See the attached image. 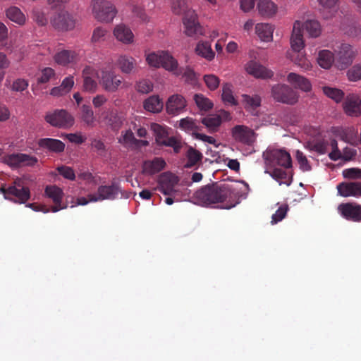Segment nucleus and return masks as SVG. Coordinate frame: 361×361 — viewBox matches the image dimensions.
<instances>
[{
  "mask_svg": "<svg viewBox=\"0 0 361 361\" xmlns=\"http://www.w3.org/2000/svg\"><path fill=\"white\" fill-rule=\"evenodd\" d=\"M173 12L176 15L186 16V13L192 11L189 8L186 0H173L172 2Z\"/></svg>",
  "mask_w": 361,
  "mask_h": 361,
  "instance_id": "79ce46f5",
  "label": "nucleus"
},
{
  "mask_svg": "<svg viewBox=\"0 0 361 361\" xmlns=\"http://www.w3.org/2000/svg\"><path fill=\"white\" fill-rule=\"evenodd\" d=\"M116 38L124 44H130L133 42L134 35L131 30L125 25H117L114 30Z\"/></svg>",
  "mask_w": 361,
  "mask_h": 361,
  "instance_id": "c85d7f7f",
  "label": "nucleus"
},
{
  "mask_svg": "<svg viewBox=\"0 0 361 361\" xmlns=\"http://www.w3.org/2000/svg\"><path fill=\"white\" fill-rule=\"evenodd\" d=\"M268 166H279L285 169L292 166V159L290 154L283 149H269L264 154Z\"/></svg>",
  "mask_w": 361,
  "mask_h": 361,
  "instance_id": "423d86ee",
  "label": "nucleus"
},
{
  "mask_svg": "<svg viewBox=\"0 0 361 361\" xmlns=\"http://www.w3.org/2000/svg\"><path fill=\"white\" fill-rule=\"evenodd\" d=\"M303 26L311 37H317L321 34V25L317 20H307Z\"/></svg>",
  "mask_w": 361,
  "mask_h": 361,
  "instance_id": "a19ab883",
  "label": "nucleus"
},
{
  "mask_svg": "<svg viewBox=\"0 0 361 361\" xmlns=\"http://www.w3.org/2000/svg\"><path fill=\"white\" fill-rule=\"evenodd\" d=\"M195 199L202 206L226 202L224 209H229L234 207L238 202V192L228 184H209L202 187L194 194Z\"/></svg>",
  "mask_w": 361,
  "mask_h": 361,
  "instance_id": "f257e3e1",
  "label": "nucleus"
},
{
  "mask_svg": "<svg viewBox=\"0 0 361 361\" xmlns=\"http://www.w3.org/2000/svg\"><path fill=\"white\" fill-rule=\"evenodd\" d=\"M178 177L171 173H164L160 178L161 186H171L172 189H174L175 186L178 184Z\"/></svg>",
  "mask_w": 361,
  "mask_h": 361,
  "instance_id": "8fccbe9b",
  "label": "nucleus"
},
{
  "mask_svg": "<svg viewBox=\"0 0 361 361\" xmlns=\"http://www.w3.org/2000/svg\"><path fill=\"white\" fill-rule=\"evenodd\" d=\"M44 194L45 196L51 199L54 204L51 208L52 212H57L67 207L66 204H62V200L64 196L63 191L56 185H47L44 190Z\"/></svg>",
  "mask_w": 361,
  "mask_h": 361,
  "instance_id": "2eb2a0df",
  "label": "nucleus"
},
{
  "mask_svg": "<svg viewBox=\"0 0 361 361\" xmlns=\"http://www.w3.org/2000/svg\"><path fill=\"white\" fill-rule=\"evenodd\" d=\"M296 159L300 165V168L303 171L311 170V166L306 156L300 150H297L295 153Z\"/></svg>",
  "mask_w": 361,
  "mask_h": 361,
  "instance_id": "4d7b16f0",
  "label": "nucleus"
},
{
  "mask_svg": "<svg viewBox=\"0 0 361 361\" xmlns=\"http://www.w3.org/2000/svg\"><path fill=\"white\" fill-rule=\"evenodd\" d=\"M97 82L93 78H83V89L87 92H94L97 89Z\"/></svg>",
  "mask_w": 361,
  "mask_h": 361,
  "instance_id": "338daca9",
  "label": "nucleus"
},
{
  "mask_svg": "<svg viewBox=\"0 0 361 361\" xmlns=\"http://www.w3.org/2000/svg\"><path fill=\"white\" fill-rule=\"evenodd\" d=\"M204 81L207 87L210 90H216L219 87L220 82L219 78L213 74L205 75L204 76Z\"/></svg>",
  "mask_w": 361,
  "mask_h": 361,
  "instance_id": "13d9d810",
  "label": "nucleus"
},
{
  "mask_svg": "<svg viewBox=\"0 0 361 361\" xmlns=\"http://www.w3.org/2000/svg\"><path fill=\"white\" fill-rule=\"evenodd\" d=\"M136 90L137 92L142 93V94H147L149 92L152 91L153 90V85L151 83L150 81L147 80H142L138 82L136 84Z\"/></svg>",
  "mask_w": 361,
  "mask_h": 361,
  "instance_id": "e2e57ef3",
  "label": "nucleus"
},
{
  "mask_svg": "<svg viewBox=\"0 0 361 361\" xmlns=\"http://www.w3.org/2000/svg\"><path fill=\"white\" fill-rule=\"evenodd\" d=\"M265 173L269 174L271 177L279 182V185H290L291 183V180H286L288 173L284 169L276 166H267Z\"/></svg>",
  "mask_w": 361,
  "mask_h": 361,
  "instance_id": "7c9ffc66",
  "label": "nucleus"
},
{
  "mask_svg": "<svg viewBox=\"0 0 361 361\" xmlns=\"http://www.w3.org/2000/svg\"><path fill=\"white\" fill-rule=\"evenodd\" d=\"M81 118L87 126L94 127L95 118L94 112L90 106L87 105H83L82 106Z\"/></svg>",
  "mask_w": 361,
  "mask_h": 361,
  "instance_id": "c03bdc74",
  "label": "nucleus"
},
{
  "mask_svg": "<svg viewBox=\"0 0 361 361\" xmlns=\"http://www.w3.org/2000/svg\"><path fill=\"white\" fill-rule=\"evenodd\" d=\"M28 87V82L24 79H17L16 80L12 85V90L16 92H22L27 89Z\"/></svg>",
  "mask_w": 361,
  "mask_h": 361,
  "instance_id": "774afa93",
  "label": "nucleus"
},
{
  "mask_svg": "<svg viewBox=\"0 0 361 361\" xmlns=\"http://www.w3.org/2000/svg\"><path fill=\"white\" fill-rule=\"evenodd\" d=\"M57 171L64 178H66L70 180H74L75 178V175L74 171L72 168L66 166H61L57 167Z\"/></svg>",
  "mask_w": 361,
  "mask_h": 361,
  "instance_id": "680f3d73",
  "label": "nucleus"
},
{
  "mask_svg": "<svg viewBox=\"0 0 361 361\" xmlns=\"http://www.w3.org/2000/svg\"><path fill=\"white\" fill-rule=\"evenodd\" d=\"M257 7L259 13L265 18L274 16L278 10L277 6L271 0H259Z\"/></svg>",
  "mask_w": 361,
  "mask_h": 361,
  "instance_id": "bb28decb",
  "label": "nucleus"
},
{
  "mask_svg": "<svg viewBox=\"0 0 361 361\" xmlns=\"http://www.w3.org/2000/svg\"><path fill=\"white\" fill-rule=\"evenodd\" d=\"M185 33L187 36L197 37L203 35V28L197 21V15L194 11H189L183 18Z\"/></svg>",
  "mask_w": 361,
  "mask_h": 361,
  "instance_id": "f8f14e48",
  "label": "nucleus"
},
{
  "mask_svg": "<svg viewBox=\"0 0 361 361\" xmlns=\"http://www.w3.org/2000/svg\"><path fill=\"white\" fill-rule=\"evenodd\" d=\"M348 78L352 81H357L361 79V64L355 65L348 72Z\"/></svg>",
  "mask_w": 361,
  "mask_h": 361,
  "instance_id": "0e129e2a",
  "label": "nucleus"
},
{
  "mask_svg": "<svg viewBox=\"0 0 361 361\" xmlns=\"http://www.w3.org/2000/svg\"><path fill=\"white\" fill-rule=\"evenodd\" d=\"M6 14L9 20L18 25H23L25 22V15L18 7H10L6 10Z\"/></svg>",
  "mask_w": 361,
  "mask_h": 361,
  "instance_id": "58836bf2",
  "label": "nucleus"
},
{
  "mask_svg": "<svg viewBox=\"0 0 361 361\" xmlns=\"http://www.w3.org/2000/svg\"><path fill=\"white\" fill-rule=\"evenodd\" d=\"M176 75H182L185 82L190 85H195L197 83V75L195 71L189 67L185 68H178L172 71Z\"/></svg>",
  "mask_w": 361,
  "mask_h": 361,
  "instance_id": "e433bc0d",
  "label": "nucleus"
},
{
  "mask_svg": "<svg viewBox=\"0 0 361 361\" xmlns=\"http://www.w3.org/2000/svg\"><path fill=\"white\" fill-rule=\"evenodd\" d=\"M288 209V207L286 204L279 207V208L272 215L271 224H276L281 221L286 216Z\"/></svg>",
  "mask_w": 361,
  "mask_h": 361,
  "instance_id": "052dcab7",
  "label": "nucleus"
},
{
  "mask_svg": "<svg viewBox=\"0 0 361 361\" xmlns=\"http://www.w3.org/2000/svg\"><path fill=\"white\" fill-rule=\"evenodd\" d=\"M302 27V24L300 21L296 20L294 23L290 37V45L292 49L295 52H300L305 46Z\"/></svg>",
  "mask_w": 361,
  "mask_h": 361,
  "instance_id": "4be33fe9",
  "label": "nucleus"
},
{
  "mask_svg": "<svg viewBox=\"0 0 361 361\" xmlns=\"http://www.w3.org/2000/svg\"><path fill=\"white\" fill-rule=\"evenodd\" d=\"M336 52L335 66L340 70L347 68L355 56V52L348 44H342Z\"/></svg>",
  "mask_w": 361,
  "mask_h": 361,
  "instance_id": "6e6552de",
  "label": "nucleus"
},
{
  "mask_svg": "<svg viewBox=\"0 0 361 361\" xmlns=\"http://www.w3.org/2000/svg\"><path fill=\"white\" fill-rule=\"evenodd\" d=\"M163 106V102L158 95L150 96L143 102L144 109L152 113L160 112L162 110Z\"/></svg>",
  "mask_w": 361,
  "mask_h": 361,
  "instance_id": "2f4dec72",
  "label": "nucleus"
},
{
  "mask_svg": "<svg viewBox=\"0 0 361 361\" xmlns=\"http://www.w3.org/2000/svg\"><path fill=\"white\" fill-rule=\"evenodd\" d=\"M287 81L304 92H309L312 89L310 82L305 77L295 73H290L287 76Z\"/></svg>",
  "mask_w": 361,
  "mask_h": 361,
  "instance_id": "393cba45",
  "label": "nucleus"
},
{
  "mask_svg": "<svg viewBox=\"0 0 361 361\" xmlns=\"http://www.w3.org/2000/svg\"><path fill=\"white\" fill-rule=\"evenodd\" d=\"M221 97L225 104H228L231 106L237 104V101L233 94L231 85L230 84H225L223 86Z\"/></svg>",
  "mask_w": 361,
  "mask_h": 361,
  "instance_id": "49530a36",
  "label": "nucleus"
},
{
  "mask_svg": "<svg viewBox=\"0 0 361 361\" xmlns=\"http://www.w3.org/2000/svg\"><path fill=\"white\" fill-rule=\"evenodd\" d=\"M345 112L351 116H357L361 114V99L359 96L352 94L345 99L343 103Z\"/></svg>",
  "mask_w": 361,
  "mask_h": 361,
  "instance_id": "aec40b11",
  "label": "nucleus"
},
{
  "mask_svg": "<svg viewBox=\"0 0 361 361\" xmlns=\"http://www.w3.org/2000/svg\"><path fill=\"white\" fill-rule=\"evenodd\" d=\"M319 11L324 19L332 18L337 12L339 0H317Z\"/></svg>",
  "mask_w": 361,
  "mask_h": 361,
  "instance_id": "b1692460",
  "label": "nucleus"
},
{
  "mask_svg": "<svg viewBox=\"0 0 361 361\" xmlns=\"http://www.w3.org/2000/svg\"><path fill=\"white\" fill-rule=\"evenodd\" d=\"M151 130L155 136L156 142L159 145L171 147L175 153H178L182 147L181 141L176 137H169L166 128L158 123H152Z\"/></svg>",
  "mask_w": 361,
  "mask_h": 361,
  "instance_id": "7ed1b4c3",
  "label": "nucleus"
},
{
  "mask_svg": "<svg viewBox=\"0 0 361 361\" xmlns=\"http://www.w3.org/2000/svg\"><path fill=\"white\" fill-rule=\"evenodd\" d=\"M138 142V140L135 137L131 130L122 132L121 137L118 138V142L125 147L135 146V145Z\"/></svg>",
  "mask_w": 361,
  "mask_h": 361,
  "instance_id": "37998d69",
  "label": "nucleus"
},
{
  "mask_svg": "<svg viewBox=\"0 0 361 361\" xmlns=\"http://www.w3.org/2000/svg\"><path fill=\"white\" fill-rule=\"evenodd\" d=\"M45 121L51 126L58 128H66L73 123V117L63 109L48 112L45 116Z\"/></svg>",
  "mask_w": 361,
  "mask_h": 361,
  "instance_id": "9d476101",
  "label": "nucleus"
},
{
  "mask_svg": "<svg viewBox=\"0 0 361 361\" xmlns=\"http://www.w3.org/2000/svg\"><path fill=\"white\" fill-rule=\"evenodd\" d=\"M186 157L188 159V162L185 166L190 168L202 160V154L193 147H190L186 152Z\"/></svg>",
  "mask_w": 361,
  "mask_h": 361,
  "instance_id": "ea45409f",
  "label": "nucleus"
},
{
  "mask_svg": "<svg viewBox=\"0 0 361 361\" xmlns=\"http://www.w3.org/2000/svg\"><path fill=\"white\" fill-rule=\"evenodd\" d=\"M37 161V157L23 153H13L3 158V162L11 167L32 166Z\"/></svg>",
  "mask_w": 361,
  "mask_h": 361,
  "instance_id": "9b49d317",
  "label": "nucleus"
},
{
  "mask_svg": "<svg viewBox=\"0 0 361 361\" xmlns=\"http://www.w3.org/2000/svg\"><path fill=\"white\" fill-rule=\"evenodd\" d=\"M37 144L40 148L53 153L59 154L65 149V144L57 139L41 138L38 140Z\"/></svg>",
  "mask_w": 361,
  "mask_h": 361,
  "instance_id": "5701e85b",
  "label": "nucleus"
},
{
  "mask_svg": "<svg viewBox=\"0 0 361 361\" xmlns=\"http://www.w3.org/2000/svg\"><path fill=\"white\" fill-rule=\"evenodd\" d=\"M324 92L328 97L334 99L336 102L341 101L344 96L342 90L330 87H324Z\"/></svg>",
  "mask_w": 361,
  "mask_h": 361,
  "instance_id": "3c124183",
  "label": "nucleus"
},
{
  "mask_svg": "<svg viewBox=\"0 0 361 361\" xmlns=\"http://www.w3.org/2000/svg\"><path fill=\"white\" fill-rule=\"evenodd\" d=\"M55 78V71L53 68L47 67L44 68L37 78L39 84H45L49 82L52 78Z\"/></svg>",
  "mask_w": 361,
  "mask_h": 361,
  "instance_id": "864d4df0",
  "label": "nucleus"
},
{
  "mask_svg": "<svg viewBox=\"0 0 361 361\" xmlns=\"http://www.w3.org/2000/svg\"><path fill=\"white\" fill-rule=\"evenodd\" d=\"M194 100L197 107L202 111H208L213 107V103L201 94H195Z\"/></svg>",
  "mask_w": 361,
  "mask_h": 361,
  "instance_id": "a18cd8bd",
  "label": "nucleus"
},
{
  "mask_svg": "<svg viewBox=\"0 0 361 361\" xmlns=\"http://www.w3.org/2000/svg\"><path fill=\"white\" fill-rule=\"evenodd\" d=\"M78 53L73 50H62L57 52L54 56L55 61L62 66H66L71 63L75 62L78 59Z\"/></svg>",
  "mask_w": 361,
  "mask_h": 361,
  "instance_id": "c756f323",
  "label": "nucleus"
},
{
  "mask_svg": "<svg viewBox=\"0 0 361 361\" xmlns=\"http://www.w3.org/2000/svg\"><path fill=\"white\" fill-rule=\"evenodd\" d=\"M255 32L262 41L270 42L273 39L274 27L269 23H257Z\"/></svg>",
  "mask_w": 361,
  "mask_h": 361,
  "instance_id": "473e14b6",
  "label": "nucleus"
},
{
  "mask_svg": "<svg viewBox=\"0 0 361 361\" xmlns=\"http://www.w3.org/2000/svg\"><path fill=\"white\" fill-rule=\"evenodd\" d=\"M233 138L239 142L252 145L255 141V133L253 130L243 125H237L231 130Z\"/></svg>",
  "mask_w": 361,
  "mask_h": 361,
  "instance_id": "dca6fc26",
  "label": "nucleus"
},
{
  "mask_svg": "<svg viewBox=\"0 0 361 361\" xmlns=\"http://www.w3.org/2000/svg\"><path fill=\"white\" fill-rule=\"evenodd\" d=\"M166 162L162 158L155 157L152 160L144 161L142 166V172L147 174H154L159 173L164 169Z\"/></svg>",
  "mask_w": 361,
  "mask_h": 361,
  "instance_id": "a878e982",
  "label": "nucleus"
},
{
  "mask_svg": "<svg viewBox=\"0 0 361 361\" xmlns=\"http://www.w3.org/2000/svg\"><path fill=\"white\" fill-rule=\"evenodd\" d=\"M108 34V30L103 27H97L92 33V36L91 38L92 42L98 43L103 42L106 39V35Z\"/></svg>",
  "mask_w": 361,
  "mask_h": 361,
  "instance_id": "5fc2aeb1",
  "label": "nucleus"
},
{
  "mask_svg": "<svg viewBox=\"0 0 361 361\" xmlns=\"http://www.w3.org/2000/svg\"><path fill=\"white\" fill-rule=\"evenodd\" d=\"M343 176L351 179L361 178V169L356 168H350L343 171Z\"/></svg>",
  "mask_w": 361,
  "mask_h": 361,
  "instance_id": "69168bd1",
  "label": "nucleus"
},
{
  "mask_svg": "<svg viewBox=\"0 0 361 361\" xmlns=\"http://www.w3.org/2000/svg\"><path fill=\"white\" fill-rule=\"evenodd\" d=\"M293 61L295 65L303 71H308L312 68L310 61L305 56L300 54V52H297V54L293 57Z\"/></svg>",
  "mask_w": 361,
  "mask_h": 361,
  "instance_id": "603ef678",
  "label": "nucleus"
},
{
  "mask_svg": "<svg viewBox=\"0 0 361 361\" xmlns=\"http://www.w3.org/2000/svg\"><path fill=\"white\" fill-rule=\"evenodd\" d=\"M195 53L208 61H212L215 55L212 49L211 44L207 42H198L195 47Z\"/></svg>",
  "mask_w": 361,
  "mask_h": 361,
  "instance_id": "f704fd0d",
  "label": "nucleus"
},
{
  "mask_svg": "<svg viewBox=\"0 0 361 361\" xmlns=\"http://www.w3.org/2000/svg\"><path fill=\"white\" fill-rule=\"evenodd\" d=\"M202 123L210 129L218 128L221 123V119L219 116H212L202 118Z\"/></svg>",
  "mask_w": 361,
  "mask_h": 361,
  "instance_id": "6e6d98bb",
  "label": "nucleus"
},
{
  "mask_svg": "<svg viewBox=\"0 0 361 361\" xmlns=\"http://www.w3.org/2000/svg\"><path fill=\"white\" fill-rule=\"evenodd\" d=\"M51 24L59 31H67L74 28L75 21L71 15L65 11H61L56 13L51 18Z\"/></svg>",
  "mask_w": 361,
  "mask_h": 361,
  "instance_id": "f3484780",
  "label": "nucleus"
},
{
  "mask_svg": "<svg viewBox=\"0 0 361 361\" xmlns=\"http://www.w3.org/2000/svg\"><path fill=\"white\" fill-rule=\"evenodd\" d=\"M317 62L322 68L328 69L335 63V57L331 51L322 50L319 52Z\"/></svg>",
  "mask_w": 361,
  "mask_h": 361,
  "instance_id": "c9c22d12",
  "label": "nucleus"
},
{
  "mask_svg": "<svg viewBox=\"0 0 361 361\" xmlns=\"http://www.w3.org/2000/svg\"><path fill=\"white\" fill-rule=\"evenodd\" d=\"M242 97L243 103L247 110L255 111L261 105V97L257 94H243Z\"/></svg>",
  "mask_w": 361,
  "mask_h": 361,
  "instance_id": "4c0bfd02",
  "label": "nucleus"
},
{
  "mask_svg": "<svg viewBox=\"0 0 361 361\" xmlns=\"http://www.w3.org/2000/svg\"><path fill=\"white\" fill-rule=\"evenodd\" d=\"M338 194L342 197L361 196V182H343L337 185Z\"/></svg>",
  "mask_w": 361,
  "mask_h": 361,
  "instance_id": "412c9836",
  "label": "nucleus"
},
{
  "mask_svg": "<svg viewBox=\"0 0 361 361\" xmlns=\"http://www.w3.org/2000/svg\"><path fill=\"white\" fill-rule=\"evenodd\" d=\"M117 65L123 73L130 74L136 68V61L132 56L121 55L117 60Z\"/></svg>",
  "mask_w": 361,
  "mask_h": 361,
  "instance_id": "cd10ccee",
  "label": "nucleus"
},
{
  "mask_svg": "<svg viewBox=\"0 0 361 361\" xmlns=\"http://www.w3.org/2000/svg\"><path fill=\"white\" fill-rule=\"evenodd\" d=\"M187 102L183 96L175 94L170 96L166 103V112L173 116L178 115L184 111Z\"/></svg>",
  "mask_w": 361,
  "mask_h": 361,
  "instance_id": "a211bd4d",
  "label": "nucleus"
},
{
  "mask_svg": "<svg viewBox=\"0 0 361 361\" xmlns=\"http://www.w3.org/2000/svg\"><path fill=\"white\" fill-rule=\"evenodd\" d=\"M91 148L94 149L98 154L103 156L105 155L107 151V147L104 142L100 138H91L90 139Z\"/></svg>",
  "mask_w": 361,
  "mask_h": 361,
  "instance_id": "09e8293b",
  "label": "nucleus"
},
{
  "mask_svg": "<svg viewBox=\"0 0 361 361\" xmlns=\"http://www.w3.org/2000/svg\"><path fill=\"white\" fill-rule=\"evenodd\" d=\"M107 124L113 130H118L123 125L121 117L116 113H110L106 118Z\"/></svg>",
  "mask_w": 361,
  "mask_h": 361,
  "instance_id": "de8ad7c7",
  "label": "nucleus"
},
{
  "mask_svg": "<svg viewBox=\"0 0 361 361\" xmlns=\"http://www.w3.org/2000/svg\"><path fill=\"white\" fill-rule=\"evenodd\" d=\"M6 198L15 202L24 204L30 198V191L21 178H16L7 188H2Z\"/></svg>",
  "mask_w": 361,
  "mask_h": 361,
  "instance_id": "f03ea898",
  "label": "nucleus"
},
{
  "mask_svg": "<svg viewBox=\"0 0 361 361\" xmlns=\"http://www.w3.org/2000/svg\"><path fill=\"white\" fill-rule=\"evenodd\" d=\"M338 212L345 219L353 222L361 221V205L355 202L341 203Z\"/></svg>",
  "mask_w": 361,
  "mask_h": 361,
  "instance_id": "4468645a",
  "label": "nucleus"
},
{
  "mask_svg": "<svg viewBox=\"0 0 361 361\" xmlns=\"http://www.w3.org/2000/svg\"><path fill=\"white\" fill-rule=\"evenodd\" d=\"M123 82L122 76L116 74L111 71H102L101 73L100 84L107 92H116Z\"/></svg>",
  "mask_w": 361,
  "mask_h": 361,
  "instance_id": "ddd939ff",
  "label": "nucleus"
},
{
  "mask_svg": "<svg viewBox=\"0 0 361 361\" xmlns=\"http://www.w3.org/2000/svg\"><path fill=\"white\" fill-rule=\"evenodd\" d=\"M245 69L250 75L257 78L267 79L271 78L274 75L271 70L254 61H249L246 64Z\"/></svg>",
  "mask_w": 361,
  "mask_h": 361,
  "instance_id": "6ab92c4d",
  "label": "nucleus"
},
{
  "mask_svg": "<svg viewBox=\"0 0 361 361\" xmlns=\"http://www.w3.org/2000/svg\"><path fill=\"white\" fill-rule=\"evenodd\" d=\"M32 18L39 25H45L47 23V18L40 8H35L32 10Z\"/></svg>",
  "mask_w": 361,
  "mask_h": 361,
  "instance_id": "bf43d9fd",
  "label": "nucleus"
},
{
  "mask_svg": "<svg viewBox=\"0 0 361 361\" xmlns=\"http://www.w3.org/2000/svg\"><path fill=\"white\" fill-rule=\"evenodd\" d=\"M92 11L94 17L100 22L109 23L116 14L114 6L106 0H92Z\"/></svg>",
  "mask_w": 361,
  "mask_h": 361,
  "instance_id": "20e7f679",
  "label": "nucleus"
},
{
  "mask_svg": "<svg viewBox=\"0 0 361 361\" xmlns=\"http://www.w3.org/2000/svg\"><path fill=\"white\" fill-rule=\"evenodd\" d=\"M178 128L188 133H191L195 137V133H198L200 130L197 122L192 118L186 117L179 121Z\"/></svg>",
  "mask_w": 361,
  "mask_h": 361,
  "instance_id": "72a5a7b5",
  "label": "nucleus"
},
{
  "mask_svg": "<svg viewBox=\"0 0 361 361\" xmlns=\"http://www.w3.org/2000/svg\"><path fill=\"white\" fill-rule=\"evenodd\" d=\"M271 96L278 102L293 105L298 101V95L290 86L276 84L271 88Z\"/></svg>",
  "mask_w": 361,
  "mask_h": 361,
  "instance_id": "0eeeda50",
  "label": "nucleus"
},
{
  "mask_svg": "<svg viewBox=\"0 0 361 361\" xmlns=\"http://www.w3.org/2000/svg\"><path fill=\"white\" fill-rule=\"evenodd\" d=\"M121 192L118 184L113 183L110 185H101L98 188L97 192L90 194L87 197L92 202H99L105 200H114L116 199Z\"/></svg>",
  "mask_w": 361,
  "mask_h": 361,
  "instance_id": "1a4fd4ad",
  "label": "nucleus"
},
{
  "mask_svg": "<svg viewBox=\"0 0 361 361\" xmlns=\"http://www.w3.org/2000/svg\"><path fill=\"white\" fill-rule=\"evenodd\" d=\"M146 61L150 66H162L167 71H173L178 66L177 61L166 51L152 52L147 56Z\"/></svg>",
  "mask_w": 361,
  "mask_h": 361,
  "instance_id": "39448f33",
  "label": "nucleus"
}]
</instances>
